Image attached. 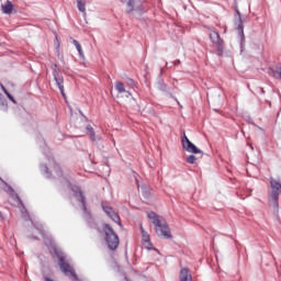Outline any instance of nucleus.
Wrapping results in <instances>:
<instances>
[{
    "label": "nucleus",
    "instance_id": "423d86ee",
    "mask_svg": "<svg viewBox=\"0 0 281 281\" xmlns=\"http://www.w3.org/2000/svg\"><path fill=\"white\" fill-rule=\"evenodd\" d=\"M121 3H124L126 5L127 14H133L134 12H142V10H144L142 1L139 0H121Z\"/></svg>",
    "mask_w": 281,
    "mask_h": 281
},
{
    "label": "nucleus",
    "instance_id": "b1692460",
    "mask_svg": "<svg viewBox=\"0 0 281 281\" xmlns=\"http://www.w3.org/2000/svg\"><path fill=\"white\" fill-rule=\"evenodd\" d=\"M88 131H89L90 136L92 137L93 142H95V138H93V136L95 135V134L93 133V127H88Z\"/></svg>",
    "mask_w": 281,
    "mask_h": 281
},
{
    "label": "nucleus",
    "instance_id": "6ab92c4d",
    "mask_svg": "<svg viewBox=\"0 0 281 281\" xmlns=\"http://www.w3.org/2000/svg\"><path fill=\"white\" fill-rule=\"evenodd\" d=\"M72 44L75 45L80 58H85V52H82V46L80 45V43H78V41L74 40Z\"/></svg>",
    "mask_w": 281,
    "mask_h": 281
},
{
    "label": "nucleus",
    "instance_id": "f3484780",
    "mask_svg": "<svg viewBox=\"0 0 281 281\" xmlns=\"http://www.w3.org/2000/svg\"><path fill=\"white\" fill-rule=\"evenodd\" d=\"M238 16H239V24H238V32H239V36L241 38V42L245 41V32H244V26H243V19L240 18V11L236 10Z\"/></svg>",
    "mask_w": 281,
    "mask_h": 281
},
{
    "label": "nucleus",
    "instance_id": "393cba45",
    "mask_svg": "<svg viewBox=\"0 0 281 281\" xmlns=\"http://www.w3.org/2000/svg\"><path fill=\"white\" fill-rule=\"evenodd\" d=\"M40 233L42 234V236L45 235V233H43V231L41 228H38Z\"/></svg>",
    "mask_w": 281,
    "mask_h": 281
},
{
    "label": "nucleus",
    "instance_id": "aec40b11",
    "mask_svg": "<svg viewBox=\"0 0 281 281\" xmlns=\"http://www.w3.org/2000/svg\"><path fill=\"white\" fill-rule=\"evenodd\" d=\"M2 91H4L5 95L9 98V100H11V102H13V104H16V100H14V97H12V94H10V92H8V89H5V87L3 85H0Z\"/></svg>",
    "mask_w": 281,
    "mask_h": 281
},
{
    "label": "nucleus",
    "instance_id": "4468645a",
    "mask_svg": "<svg viewBox=\"0 0 281 281\" xmlns=\"http://www.w3.org/2000/svg\"><path fill=\"white\" fill-rule=\"evenodd\" d=\"M75 198L77 199V201H79L82 210L86 212L87 206H85V195H82V191H80V189L78 188H76L75 190Z\"/></svg>",
    "mask_w": 281,
    "mask_h": 281
},
{
    "label": "nucleus",
    "instance_id": "f8f14e48",
    "mask_svg": "<svg viewBox=\"0 0 281 281\" xmlns=\"http://www.w3.org/2000/svg\"><path fill=\"white\" fill-rule=\"evenodd\" d=\"M180 281H193L192 280V272L188 268H181L179 273Z\"/></svg>",
    "mask_w": 281,
    "mask_h": 281
},
{
    "label": "nucleus",
    "instance_id": "f03ea898",
    "mask_svg": "<svg viewBox=\"0 0 281 281\" xmlns=\"http://www.w3.org/2000/svg\"><path fill=\"white\" fill-rule=\"evenodd\" d=\"M40 170L44 173L46 179H63L65 175L60 165L56 164L54 160H50L47 165H41Z\"/></svg>",
    "mask_w": 281,
    "mask_h": 281
},
{
    "label": "nucleus",
    "instance_id": "39448f33",
    "mask_svg": "<svg viewBox=\"0 0 281 281\" xmlns=\"http://www.w3.org/2000/svg\"><path fill=\"white\" fill-rule=\"evenodd\" d=\"M52 69H53L54 80L63 98H65V79L63 78V75H60V69H58V66L56 64L52 65Z\"/></svg>",
    "mask_w": 281,
    "mask_h": 281
},
{
    "label": "nucleus",
    "instance_id": "2eb2a0df",
    "mask_svg": "<svg viewBox=\"0 0 281 281\" xmlns=\"http://www.w3.org/2000/svg\"><path fill=\"white\" fill-rule=\"evenodd\" d=\"M12 10H14V4H12L10 0L1 5V11L3 12V14H12Z\"/></svg>",
    "mask_w": 281,
    "mask_h": 281
},
{
    "label": "nucleus",
    "instance_id": "4be33fe9",
    "mask_svg": "<svg viewBox=\"0 0 281 281\" xmlns=\"http://www.w3.org/2000/svg\"><path fill=\"white\" fill-rule=\"evenodd\" d=\"M186 161L187 164H196V156L190 155L189 157H187Z\"/></svg>",
    "mask_w": 281,
    "mask_h": 281
},
{
    "label": "nucleus",
    "instance_id": "a878e982",
    "mask_svg": "<svg viewBox=\"0 0 281 281\" xmlns=\"http://www.w3.org/2000/svg\"><path fill=\"white\" fill-rule=\"evenodd\" d=\"M181 61L180 60H176L175 61V65H179Z\"/></svg>",
    "mask_w": 281,
    "mask_h": 281
},
{
    "label": "nucleus",
    "instance_id": "5701e85b",
    "mask_svg": "<svg viewBox=\"0 0 281 281\" xmlns=\"http://www.w3.org/2000/svg\"><path fill=\"white\" fill-rule=\"evenodd\" d=\"M0 104H1V106H3L4 109H7L8 108V103H5V100H3V98H2V94L0 93Z\"/></svg>",
    "mask_w": 281,
    "mask_h": 281
},
{
    "label": "nucleus",
    "instance_id": "6e6552de",
    "mask_svg": "<svg viewBox=\"0 0 281 281\" xmlns=\"http://www.w3.org/2000/svg\"><path fill=\"white\" fill-rule=\"evenodd\" d=\"M102 210H103L104 214H106V216H109V218H111V221H113L117 225H122V222L120 221V214H117V212L114 211V209L111 207V205H109L106 203L102 204Z\"/></svg>",
    "mask_w": 281,
    "mask_h": 281
},
{
    "label": "nucleus",
    "instance_id": "ddd939ff",
    "mask_svg": "<svg viewBox=\"0 0 281 281\" xmlns=\"http://www.w3.org/2000/svg\"><path fill=\"white\" fill-rule=\"evenodd\" d=\"M137 187L139 192H142L144 199L148 200L150 199V196H153V193H150V187L146 184L139 186V182H137Z\"/></svg>",
    "mask_w": 281,
    "mask_h": 281
},
{
    "label": "nucleus",
    "instance_id": "9d476101",
    "mask_svg": "<svg viewBox=\"0 0 281 281\" xmlns=\"http://www.w3.org/2000/svg\"><path fill=\"white\" fill-rule=\"evenodd\" d=\"M210 38L214 47H216L217 52L220 53L223 52V40H221V35H218L216 31L210 32Z\"/></svg>",
    "mask_w": 281,
    "mask_h": 281
},
{
    "label": "nucleus",
    "instance_id": "0eeeda50",
    "mask_svg": "<svg viewBox=\"0 0 281 281\" xmlns=\"http://www.w3.org/2000/svg\"><path fill=\"white\" fill-rule=\"evenodd\" d=\"M182 148L187 153H191L192 155H202L203 151L196 147L192 142L189 140L188 136H186V133H183L182 137Z\"/></svg>",
    "mask_w": 281,
    "mask_h": 281
},
{
    "label": "nucleus",
    "instance_id": "a211bd4d",
    "mask_svg": "<svg viewBox=\"0 0 281 281\" xmlns=\"http://www.w3.org/2000/svg\"><path fill=\"white\" fill-rule=\"evenodd\" d=\"M77 8L79 12H82L83 16H87V2L83 0H77Z\"/></svg>",
    "mask_w": 281,
    "mask_h": 281
},
{
    "label": "nucleus",
    "instance_id": "20e7f679",
    "mask_svg": "<svg viewBox=\"0 0 281 281\" xmlns=\"http://www.w3.org/2000/svg\"><path fill=\"white\" fill-rule=\"evenodd\" d=\"M103 233L109 249H117V246L120 245V237H117V234H115L113 227H111L109 224H104Z\"/></svg>",
    "mask_w": 281,
    "mask_h": 281
},
{
    "label": "nucleus",
    "instance_id": "412c9836",
    "mask_svg": "<svg viewBox=\"0 0 281 281\" xmlns=\"http://www.w3.org/2000/svg\"><path fill=\"white\" fill-rule=\"evenodd\" d=\"M2 91H4L5 95L9 98V100H11V102H13V104H16V100H14V97H12V94H10V92H8V89H5V87L3 85H0Z\"/></svg>",
    "mask_w": 281,
    "mask_h": 281
},
{
    "label": "nucleus",
    "instance_id": "7ed1b4c3",
    "mask_svg": "<svg viewBox=\"0 0 281 281\" xmlns=\"http://www.w3.org/2000/svg\"><path fill=\"white\" fill-rule=\"evenodd\" d=\"M55 254L59 259V269L61 273H64V276H67V278H71L74 281H78V276L74 270V266H71L70 262L67 261V258L63 255V252L58 251V249L55 248Z\"/></svg>",
    "mask_w": 281,
    "mask_h": 281
},
{
    "label": "nucleus",
    "instance_id": "1a4fd4ad",
    "mask_svg": "<svg viewBox=\"0 0 281 281\" xmlns=\"http://www.w3.org/2000/svg\"><path fill=\"white\" fill-rule=\"evenodd\" d=\"M270 186H271V200L272 201H278L280 199V192H281V184L280 181L270 179Z\"/></svg>",
    "mask_w": 281,
    "mask_h": 281
},
{
    "label": "nucleus",
    "instance_id": "dca6fc26",
    "mask_svg": "<svg viewBox=\"0 0 281 281\" xmlns=\"http://www.w3.org/2000/svg\"><path fill=\"white\" fill-rule=\"evenodd\" d=\"M115 89L117 93H125V98H130L131 92L126 91V88L124 87V83L116 81L115 82Z\"/></svg>",
    "mask_w": 281,
    "mask_h": 281
},
{
    "label": "nucleus",
    "instance_id": "9b49d317",
    "mask_svg": "<svg viewBox=\"0 0 281 281\" xmlns=\"http://www.w3.org/2000/svg\"><path fill=\"white\" fill-rule=\"evenodd\" d=\"M140 234L144 249H153V243H150V235L146 233L143 226H140Z\"/></svg>",
    "mask_w": 281,
    "mask_h": 281
},
{
    "label": "nucleus",
    "instance_id": "f257e3e1",
    "mask_svg": "<svg viewBox=\"0 0 281 281\" xmlns=\"http://www.w3.org/2000/svg\"><path fill=\"white\" fill-rule=\"evenodd\" d=\"M149 221L155 225L156 234L162 238H172L170 227L162 216L157 215L155 212L148 213Z\"/></svg>",
    "mask_w": 281,
    "mask_h": 281
}]
</instances>
